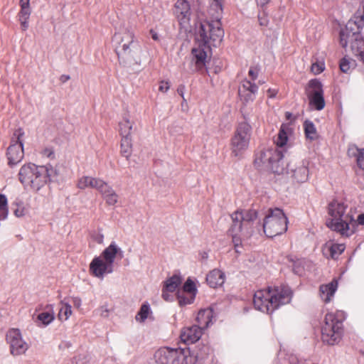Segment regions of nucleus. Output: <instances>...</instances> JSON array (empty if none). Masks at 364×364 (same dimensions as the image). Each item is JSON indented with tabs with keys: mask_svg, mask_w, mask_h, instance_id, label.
<instances>
[{
	"mask_svg": "<svg viewBox=\"0 0 364 364\" xmlns=\"http://www.w3.org/2000/svg\"><path fill=\"white\" fill-rule=\"evenodd\" d=\"M211 352L209 346L198 343L192 348H161L154 358L159 364H208Z\"/></svg>",
	"mask_w": 364,
	"mask_h": 364,
	"instance_id": "nucleus-1",
	"label": "nucleus"
},
{
	"mask_svg": "<svg viewBox=\"0 0 364 364\" xmlns=\"http://www.w3.org/2000/svg\"><path fill=\"white\" fill-rule=\"evenodd\" d=\"M363 27L364 0L360 2L358 10L339 33L341 46L346 48L350 42L352 52L355 55L358 56L364 63V39L361 36Z\"/></svg>",
	"mask_w": 364,
	"mask_h": 364,
	"instance_id": "nucleus-2",
	"label": "nucleus"
},
{
	"mask_svg": "<svg viewBox=\"0 0 364 364\" xmlns=\"http://www.w3.org/2000/svg\"><path fill=\"white\" fill-rule=\"evenodd\" d=\"M288 140L287 134L282 127L274 142L277 148L263 150L257 153L254 164L257 168L270 170L277 174H282L285 171L282 149Z\"/></svg>",
	"mask_w": 364,
	"mask_h": 364,
	"instance_id": "nucleus-3",
	"label": "nucleus"
},
{
	"mask_svg": "<svg viewBox=\"0 0 364 364\" xmlns=\"http://www.w3.org/2000/svg\"><path fill=\"white\" fill-rule=\"evenodd\" d=\"M328 213L330 218L326 224L328 228L345 237L354 233L356 222L348 205L342 201L333 200L328 204Z\"/></svg>",
	"mask_w": 364,
	"mask_h": 364,
	"instance_id": "nucleus-4",
	"label": "nucleus"
},
{
	"mask_svg": "<svg viewBox=\"0 0 364 364\" xmlns=\"http://www.w3.org/2000/svg\"><path fill=\"white\" fill-rule=\"evenodd\" d=\"M291 296L292 292L288 286L268 287L255 293L253 304L256 309L272 314L280 306L289 303Z\"/></svg>",
	"mask_w": 364,
	"mask_h": 364,
	"instance_id": "nucleus-5",
	"label": "nucleus"
},
{
	"mask_svg": "<svg viewBox=\"0 0 364 364\" xmlns=\"http://www.w3.org/2000/svg\"><path fill=\"white\" fill-rule=\"evenodd\" d=\"M257 218V213L255 210H237L231 215L232 223L228 232L237 253L241 252L239 249L242 241L250 238L254 233V222Z\"/></svg>",
	"mask_w": 364,
	"mask_h": 364,
	"instance_id": "nucleus-6",
	"label": "nucleus"
},
{
	"mask_svg": "<svg viewBox=\"0 0 364 364\" xmlns=\"http://www.w3.org/2000/svg\"><path fill=\"white\" fill-rule=\"evenodd\" d=\"M58 175L51 166H37L33 163L23 165L18 172V179L25 188L38 191Z\"/></svg>",
	"mask_w": 364,
	"mask_h": 364,
	"instance_id": "nucleus-7",
	"label": "nucleus"
},
{
	"mask_svg": "<svg viewBox=\"0 0 364 364\" xmlns=\"http://www.w3.org/2000/svg\"><path fill=\"white\" fill-rule=\"evenodd\" d=\"M113 41L119 44L116 48V53L119 64L124 66L139 64L141 48L139 42L135 40L132 32L126 30L123 33H116Z\"/></svg>",
	"mask_w": 364,
	"mask_h": 364,
	"instance_id": "nucleus-8",
	"label": "nucleus"
},
{
	"mask_svg": "<svg viewBox=\"0 0 364 364\" xmlns=\"http://www.w3.org/2000/svg\"><path fill=\"white\" fill-rule=\"evenodd\" d=\"M123 257V251L115 242L106 247L99 257H95L90 264V271L92 275L103 279L114 271V262L116 257Z\"/></svg>",
	"mask_w": 364,
	"mask_h": 364,
	"instance_id": "nucleus-9",
	"label": "nucleus"
},
{
	"mask_svg": "<svg viewBox=\"0 0 364 364\" xmlns=\"http://www.w3.org/2000/svg\"><path fill=\"white\" fill-rule=\"evenodd\" d=\"M342 313H328L326 315L324 324L321 328V338L328 345L337 344L343 335Z\"/></svg>",
	"mask_w": 364,
	"mask_h": 364,
	"instance_id": "nucleus-10",
	"label": "nucleus"
},
{
	"mask_svg": "<svg viewBox=\"0 0 364 364\" xmlns=\"http://www.w3.org/2000/svg\"><path fill=\"white\" fill-rule=\"evenodd\" d=\"M288 219L283 210L276 208L269 209L262 228L264 234L269 237L282 235L287 230Z\"/></svg>",
	"mask_w": 364,
	"mask_h": 364,
	"instance_id": "nucleus-11",
	"label": "nucleus"
},
{
	"mask_svg": "<svg viewBox=\"0 0 364 364\" xmlns=\"http://www.w3.org/2000/svg\"><path fill=\"white\" fill-rule=\"evenodd\" d=\"M251 132L252 127L247 122L238 124L231 139L230 149L232 155L240 156L248 148Z\"/></svg>",
	"mask_w": 364,
	"mask_h": 364,
	"instance_id": "nucleus-12",
	"label": "nucleus"
},
{
	"mask_svg": "<svg viewBox=\"0 0 364 364\" xmlns=\"http://www.w3.org/2000/svg\"><path fill=\"white\" fill-rule=\"evenodd\" d=\"M215 21L201 24L200 36L203 37L205 44L212 41L213 46H216L222 41L224 31L221 28L220 21L221 14L215 13Z\"/></svg>",
	"mask_w": 364,
	"mask_h": 364,
	"instance_id": "nucleus-13",
	"label": "nucleus"
},
{
	"mask_svg": "<svg viewBox=\"0 0 364 364\" xmlns=\"http://www.w3.org/2000/svg\"><path fill=\"white\" fill-rule=\"evenodd\" d=\"M24 132L21 129H18L14 133L16 137L14 140L12 139L10 146L7 149L6 156L8 159V164L10 167H13L18 164L23 158V145L21 140V137L23 135Z\"/></svg>",
	"mask_w": 364,
	"mask_h": 364,
	"instance_id": "nucleus-14",
	"label": "nucleus"
},
{
	"mask_svg": "<svg viewBox=\"0 0 364 364\" xmlns=\"http://www.w3.org/2000/svg\"><path fill=\"white\" fill-rule=\"evenodd\" d=\"M306 94L309 100V105L317 110H321L325 107L322 84L316 79L311 80L306 88Z\"/></svg>",
	"mask_w": 364,
	"mask_h": 364,
	"instance_id": "nucleus-15",
	"label": "nucleus"
},
{
	"mask_svg": "<svg viewBox=\"0 0 364 364\" xmlns=\"http://www.w3.org/2000/svg\"><path fill=\"white\" fill-rule=\"evenodd\" d=\"M6 340L14 355L23 354L28 348V344L23 340L21 331L18 328L10 329L6 333Z\"/></svg>",
	"mask_w": 364,
	"mask_h": 364,
	"instance_id": "nucleus-16",
	"label": "nucleus"
},
{
	"mask_svg": "<svg viewBox=\"0 0 364 364\" xmlns=\"http://www.w3.org/2000/svg\"><path fill=\"white\" fill-rule=\"evenodd\" d=\"M309 162L306 160H301L296 162H290L287 164V172L290 173L291 177L298 183H304L309 178Z\"/></svg>",
	"mask_w": 364,
	"mask_h": 364,
	"instance_id": "nucleus-17",
	"label": "nucleus"
},
{
	"mask_svg": "<svg viewBox=\"0 0 364 364\" xmlns=\"http://www.w3.org/2000/svg\"><path fill=\"white\" fill-rule=\"evenodd\" d=\"M208 47L204 43L202 46H199L198 48H193L191 51L192 60H191V68L192 72H201L205 69L206 72L208 73L206 68L207 63V52L205 49Z\"/></svg>",
	"mask_w": 364,
	"mask_h": 364,
	"instance_id": "nucleus-18",
	"label": "nucleus"
},
{
	"mask_svg": "<svg viewBox=\"0 0 364 364\" xmlns=\"http://www.w3.org/2000/svg\"><path fill=\"white\" fill-rule=\"evenodd\" d=\"M258 91V86L249 80H244L239 87L238 94L245 103L252 102Z\"/></svg>",
	"mask_w": 364,
	"mask_h": 364,
	"instance_id": "nucleus-19",
	"label": "nucleus"
},
{
	"mask_svg": "<svg viewBox=\"0 0 364 364\" xmlns=\"http://www.w3.org/2000/svg\"><path fill=\"white\" fill-rule=\"evenodd\" d=\"M203 330L196 325L184 328L181 333L180 338L182 342L186 344L194 343L201 337Z\"/></svg>",
	"mask_w": 364,
	"mask_h": 364,
	"instance_id": "nucleus-20",
	"label": "nucleus"
},
{
	"mask_svg": "<svg viewBox=\"0 0 364 364\" xmlns=\"http://www.w3.org/2000/svg\"><path fill=\"white\" fill-rule=\"evenodd\" d=\"M106 182L100 178L84 176L79 178L77 186L80 189L92 188L97 190L100 193L106 187Z\"/></svg>",
	"mask_w": 364,
	"mask_h": 364,
	"instance_id": "nucleus-21",
	"label": "nucleus"
},
{
	"mask_svg": "<svg viewBox=\"0 0 364 364\" xmlns=\"http://www.w3.org/2000/svg\"><path fill=\"white\" fill-rule=\"evenodd\" d=\"M175 14L181 24L188 23L191 14L188 1L178 0L175 4Z\"/></svg>",
	"mask_w": 364,
	"mask_h": 364,
	"instance_id": "nucleus-22",
	"label": "nucleus"
},
{
	"mask_svg": "<svg viewBox=\"0 0 364 364\" xmlns=\"http://www.w3.org/2000/svg\"><path fill=\"white\" fill-rule=\"evenodd\" d=\"M337 288L338 282L336 279H333L327 284L321 285L319 288V293L321 299L326 303L329 302L337 290Z\"/></svg>",
	"mask_w": 364,
	"mask_h": 364,
	"instance_id": "nucleus-23",
	"label": "nucleus"
},
{
	"mask_svg": "<svg viewBox=\"0 0 364 364\" xmlns=\"http://www.w3.org/2000/svg\"><path fill=\"white\" fill-rule=\"evenodd\" d=\"M213 312L211 309H201L198 311L196 322L202 330L207 328L213 323Z\"/></svg>",
	"mask_w": 364,
	"mask_h": 364,
	"instance_id": "nucleus-24",
	"label": "nucleus"
},
{
	"mask_svg": "<svg viewBox=\"0 0 364 364\" xmlns=\"http://www.w3.org/2000/svg\"><path fill=\"white\" fill-rule=\"evenodd\" d=\"M224 274L220 270L213 269L207 274L206 281L210 287L215 288L224 283Z\"/></svg>",
	"mask_w": 364,
	"mask_h": 364,
	"instance_id": "nucleus-25",
	"label": "nucleus"
},
{
	"mask_svg": "<svg viewBox=\"0 0 364 364\" xmlns=\"http://www.w3.org/2000/svg\"><path fill=\"white\" fill-rule=\"evenodd\" d=\"M182 281L183 278L179 273L174 274L164 281L163 289L168 292H173L181 285Z\"/></svg>",
	"mask_w": 364,
	"mask_h": 364,
	"instance_id": "nucleus-26",
	"label": "nucleus"
},
{
	"mask_svg": "<svg viewBox=\"0 0 364 364\" xmlns=\"http://www.w3.org/2000/svg\"><path fill=\"white\" fill-rule=\"evenodd\" d=\"M134 124V122L131 121L127 115L123 117L122 120L119 123L122 137H131Z\"/></svg>",
	"mask_w": 364,
	"mask_h": 364,
	"instance_id": "nucleus-27",
	"label": "nucleus"
},
{
	"mask_svg": "<svg viewBox=\"0 0 364 364\" xmlns=\"http://www.w3.org/2000/svg\"><path fill=\"white\" fill-rule=\"evenodd\" d=\"M100 193L109 205H114L118 201V195L108 183H106V187L103 188Z\"/></svg>",
	"mask_w": 364,
	"mask_h": 364,
	"instance_id": "nucleus-28",
	"label": "nucleus"
},
{
	"mask_svg": "<svg viewBox=\"0 0 364 364\" xmlns=\"http://www.w3.org/2000/svg\"><path fill=\"white\" fill-rule=\"evenodd\" d=\"M345 250L343 244H331L325 247V254L328 255L331 258L336 259Z\"/></svg>",
	"mask_w": 364,
	"mask_h": 364,
	"instance_id": "nucleus-29",
	"label": "nucleus"
},
{
	"mask_svg": "<svg viewBox=\"0 0 364 364\" xmlns=\"http://www.w3.org/2000/svg\"><path fill=\"white\" fill-rule=\"evenodd\" d=\"M53 311L40 313L35 321L38 326H46L54 320Z\"/></svg>",
	"mask_w": 364,
	"mask_h": 364,
	"instance_id": "nucleus-30",
	"label": "nucleus"
},
{
	"mask_svg": "<svg viewBox=\"0 0 364 364\" xmlns=\"http://www.w3.org/2000/svg\"><path fill=\"white\" fill-rule=\"evenodd\" d=\"M132 153V137H122L121 154L126 159H129Z\"/></svg>",
	"mask_w": 364,
	"mask_h": 364,
	"instance_id": "nucleus-31",
	"label": "nucleus"
},
{
	"mask_svg": "<svg viewBox=\"0 0 364 364\" xmlns=\"http://www.w3.org/2000/svg\"><path fill=\"white\" fill-rule=\"evenodd\" d=\"M72 314L71 305L65 301H61L60 303V309L58 318L61 321H66Z\"/></svg>",
	"mask_w": 364,
	"mask_h": 364,
	"instance_id": "nucleus-32",
	"label": "nucleus"
},
{
	"mask_svg": "<svg viewBox=\"0 0 364 364\" xmlns=\"http://www.w3.org/2000/svg\"><path fill=\"white\" fill-rule=\"evenodd\" d=\"M348 153L356 156L358 166L364 170V149H360L355 146H352L348 149Z\"/></svg>",
	"mask_w": 364,
	"mask_h": 364,
	"instance_id": "nucleus-33",
	"label": "nucleus"
},
{
	"mask_svg": "<svg viewBox=\"0 0 364 364\" xmlns=\"http://www.w3.org/2000/svg\"><path fill=\"white\" fill-rule=\"evenodd\" d=\"M304 132L306 138L314 140L317 137V132L314 123L311 121L306 120L304 124Z\"/></svg>",
	"mask_w": 364,
	"mask_h": 364,
	"instance_id": "nucleus-34",
	"label": "nucleus"
},
{
	"mask_svg": "<svg viewBox=\"0 0 364 364\" xmlns=\"http://www.w3.org/2000/svg\"><path fill=\"white\" fill-rule=\"evenodd\" d=\"M178 291H183L185 294H189L191 296H194V297H196L198 291L194 282L191 278H188L186 281L182 289H179Z\"/></svg>",
	"mask_w": 364,
	"mask_h": 364,
	"instance_id": "nucleus-35",
	"label": "nucleus"
},
{
	"mask_svg": "<svg viewBox=\"0 0 364 364\" xmlns=\"http://www.w3.org/2000/svg\"><path fill=\"white\" fill-rule=\"evenodd\" d=\"M150 311L149 304L148 303L143 304L136 315V320L139 322H144L148 318Z\"/></svg>",
	"mask_w": 364,
	"mask_h": 364,
	"instance_id": "nucleus-36",
	"label": "nucleus"
},
{
	"mask_svg": "<svg viewBox=\"0 0 364 364\" xmlns=\"http://www.w3.org/2000/svg\"><path fill=\"white\" fill-rule=\"evenodd\" d=\"M183 291H177L176 296L178 304L181 306L191 304L193 302L195 297L194 296L186 295Z\"/></svg>",
	"mask_w": 364,
	"mask_h": 364,
	"instance_id": "nucleus-37",
	"label": "nucleus"
},
{
	"mask_svg": "<svg viewBox=\"0 0 364 364\" xmlns=\"http://www.w3.org/2000/svg\"><path fill=\"white\" fill-rule=\"evenodd\" d=\"M354 66L355 61L346 57L343 58L339 64L341 70L345 73H348Z\"/></svg>",
	"mask_w": 364,
	"mask_h": 364,
	"instance_id": "nucleus-38",
	"label": "nucleus"
},
{
	"mask_svg": "<svg viewBox=\"0 0 364 364\" xmlns=\"http://www.w3.org/2000/svg\"><path fill=\"white\" fill-rule=\"evenodd\" d=\"M8 213L7 198L6 196L0 194V220H5Z\"/></svg>",
	"mask_w": 364,
	"mask_h": 364,
	"instance_id": "nucleus-39",
	"label": "nucleus"
},
{
	"mask_svg": "<svg viewBox=\"0 0 364 364\" xmlns=\"http://www.w3.org/2000/svg\"><path fill=\"white\" fill-rule=\"evenodd\" d=\"M19 4L21 6V10L18 13V17L29 18L30 15L31 14L30 4H27V2L25 3V1L23 2L19 1Z\"/></svg>",
	"mask_w": 364,
	"mask_h": 364,
	"instance_id": "nucleus-40",
	"label": "nucleus"
},
{
	"mask_svg": "<svg viewBox=\"0 0 364 364\" xmlns=\"http://www.w3.org/2000/svg\"><path fill=\"white\" fill-rule=\"evenodd\" d=\"M224 1L225 0H211L210 12L222 14Z\"/></svg>",
	"mask_w": 364,
	"mask_h": 364,
	"instance_id": "nucleus-41",
	"label": "nucleus"
},
{
	"mask_svg": "<svg viewBox=\"0 0 364 364\" xmlns=\"http://www.w3.org/2000/svg\"><path fill=\"white\" fill-rule=\"evenodd\" d=\"M13 205L16 206L14 209V213L17 218L22 217L25 215V208L21 201H16Z\"/></svg>",
	"mask_w": 364,
	"mask_h": 364,
	"instance_id": "nucleus-42",
	"label": "nucleus"
},
{
	"mask_svg": "<svg viewBox=\"0 0 364 364\" xmlns=\"http://www.w3.org/2000/svg\"><path fill=\"white\" fill-rule=\"evenodd\" d=\"M88 358L85 355H78L73 357L68 364H87Z\"/></svg>",
	"mask_w": 364,
	"mask_h": 364,
	"instance_id": "nucleus-43",
	"label": "nucleus"
},
{
	"mask_svg": "<svg viewBox=\"0 0 364 364\" xmlns=\"http://www.w3.org/2000/svg\"><path fill=\"white\" fill-rule=\"evenodd\" d=\"M293 272L297 275H301L304 272L303 261L297 260L294 262Z\"/></svg>",
	"mask_w": 364,
	"mask_h": 364,
	"instance_id": "nucleus-44",
	"label": "nucleus"
},
{
	"mask_svg": "<svg viewBox=\"0 0 364 364\" xmlns=\"http://www.w3.org/2000/svg\"><path fill=\"white\" fill-rule=\"evenodd\" d=\"M92 238L98 244H102L104 241V235L101 232H95L92 235Z\"/></svg>",
	"mask_w": 364,
	"mask_h": 364,
	"instance_id": "nucleus-45",
	"label": "nucleus"
},
{
	"mask_svg": "<svg viewBox=\"0 0 364 364\" xmlns=\"http://www.w3.org/2000/svg\"><path fill=\"white\" fill-rule=\"evenodd\" d=\"M248 75L251 80L255 81L259 75V69L255 67L250 68L248 72Z\"/></svg>",
	"mask_w": 364,
	"mask_h": 364,
	"instance_id": "nucleus-46",
	"label": "nucleus"
},
{
	"mask_svg": "<svg viewBox=\"0 0 364 364\" xmlns=\"http://www.w3.org/2000/svg\"><path fill=\"white\" fill-rule=\"evenodd\" d=\"M324 70L323 64L314 63L311 65V70L314 74H319Z\"/></svg>",
	"mask_w": 364,
	"mask_h": 364,
	"instance_id": "nucleus-47",
	"label": "nucleus"
},
{
	"mask_svg": "<svg viewBox=\"0 0 364 364\" xmlns=\"http://www.w3.org/2000/svg\"><path fill=\"white\" fill-rule=\"evenodd\" d=\"M169 84L168 82L161 81L159 87V91L166 92L169 90Z\"/></svg>",
	"mask_w": 364,
	"mask_h": 364,
	"instance_id": "nucleus-48",
	"label": "nucleus"
},
{
	"mask_svg": "<svg viewBox=\"0 0 364 364\" xmlns=\"http://www.w3.org/2000/svg\"><path fill=\"white\" fill-rule=\"evenodd\" d=\"M28 18H19V21L21 23V26L23 31H26L28 27Z\"/></svg>",
	"mask_w": 364,
	"mask_h": 364,
	"instance_id": "nucleus-49",
	"label": "nucleus"
},
{
	"mask_svg": "<svg viewBox=\"0 0 364 364\" xmlns=\"http://www.w3.org/2000/svg\"><path fill=\"white\" fill-rule=\"evenodd\" d=\"M186 87L183 85H180L177 88V92L180 96L182 97L184 102H186V99L184 97V92H185Z\"/></svg>",
	"mask_w": 364,
	"mask_h": 364,
	"instance_id": "nucleus-50",
	"label": "nucleus"
},
{
	"mask_svg": "<svg viewBox=\"0 0 364 364\" xmlns=\"http://www.w3.org/2000/svg\"><path fill=\"white\" fill-rule=\"evenodd\" d=\"M99 311H100V314L101 316H102V317L108 316L109 310H108L107 306H101L100 309H99Z\"/></svg>",
	"mask_w": 364,
	"mask_h": 364,
	"instance_id": "nucleus-51",
	"label": "nucleus"
},
{
	"mask_svg": "<svg viewBox=\"0 0 364 364\" xmlns=\"http://www.w3.org/2000/svg\"><path fill=\"white\" fill-rule=\"evenodd\" d=\"M72 302L75 307L77 309H79L81 306L82 301L79 297H73L72 298Z\"/></svg>",
	"mask_w": 364,
	"mask_h": 364,
	"instance_id": "nucleus-52",
	"label": "nucleus"
},
{
	"mask_svg": "<svg viewBox=\"0 0 364 364\" xmlns=\"http://www.w3.org/2000/svg\"><path fill=\"white\" fill-rule=\"evenodd\" d=\"M43 154L48 158L53 155V151L51 149L46 148L43 151Z\"/></svg>",
	"mask_w": 364,
	"mask_h": 364,
	"instance_id": "nucleus-53",
	"label": "nucleus"
},
{
	"mask_svg": "<svg viewBox=\"0 0 364 364\" xmlns=\"http://www.w3.org/2000/svg\"><path fill=\"white\" fill-rule=\"evenodd\" d=\"M267 94H268V97H270V98H273L276 96V95L277 94V90L276 89H272V88H269L267 90Z\"/></svg>",
	"mask_w": 364,
	"mask_h": 364,
	"instance_id": "nucleus-54",
	"label": "nucleus"
},
{
	"mask_svg": "<svg viewBox=\"0 0 364 364\" xmlns=\"http://www.w3.org/2000/svg\"><path fill=\"white\" fill-rule=\"evenodd\" d=\"M356 223H358L360 225H364V213H362L358 215Z\"/></svg>",
	"mask_w": 364,
	"mask_h": 364,
	"instance_id": "nucleus-55",
	"label": "nucleus"
},
{
	"mask_svg": "<svg viewBox=\"0 0 364 364\" xmlns=\"http://www.w3.org/2000/svg\"><path fill=\"white\" fill-rule=\"evenodd\" d=\"M70 75H62L60 77V80L61 82L63 83H65L68 80H70Z\"/></svg>",
	"mask_w": 364,
	"mask_h": 364,
	"instance_id": "nucleus-56",
	"label": "nucleus"
},
{
	"mask_svg": "<svg viewBox=\"0 0 364 364\" xmlns=\"http://www.w3.org/2000/svg\"><path fill=\"white\" fill-rule=\"evenodd\" d=\"M168 291H166V290H164V289H162V297L165 299V300H168Z\"/></svg>",
	"mask_w": 364,
	"mask_h": 364,
	"instance_id": "nucleus-57",
	"label": "nucleus"
},
{
	"mask_svg": "<svg viewBox=\"0 0 364 364\" xmlns=\"http://www.w3.org/2000/svg\"><path fill=\"white\" fill-rule=\"evenodd\" d=\"M257 1L261 6H264L267 4L269 1V0H257Z\"/></svg>",
	"mask_w": 364,
	"mask_h": 364,
	"instance_id": "nucleus-58",
	"label": "nucleus"
},
{
	"mask_svg": "<svg viewBox=\"0 0 364 364\" xmlns=\"http://www.w3.org/2000/svg\"><path fill=\"white\" fill-rule=\"evenodd\" d=\"M151 37L154 40L157 41L159 39L158 35L156 32L151 31Z\"/></svg>",
	"mask_w": 364,
	"mask_h": 364,
	"instance_id": "nucleus-59",
	"label": "nucleus"
},
{
	"mask_svg": "<svg viewBox=\"0 0 364 364\" xmlns=\"http://www.w3.org/2000/svg\"><path fill=\"white\" fill-rule=\"evenodd\" d=\"M285 114H286V117H287V119H291V117H292V114L291 113L287 112H286Z\"/></svg>",
	"mask_w": 364,
	"mask_h": 364,
	"instance_id": "nucleus-60",
	"label": "nucleus"
},
{
	"mask_svg": "<svg viewBox=\"0 0 364 364\" xmlns=\"http://www.w3.org/2000/svg\"><path fill=\"white\" fill-rule=\"evenodd\" d=\"M220 70H221V68H220V67H219V66H217V67L215 68V71H214V72H215V73H217L220 72Z\"/></svg>",
	"mask_w": 364,
	"mask_h": 364,
	"instance_id": "nucleus-61",
	"label": "nucleus"
},
{
	"mask_svg": "<svg viewBox=\"0 0 364 364\" xmlns=\"http://www.w3.org/2000/svg\"><path fill=\"white\" fill-rule=\"evenodd\" d=\"M20 1L23 2L24 0H20ZM26 2H27V4H30V0H25V3H26Z\"/></svg>",
	"mask_w": 364,
	"mask_h": 364,
	"instance_id": "nucleus-62",
	"label": "nucleus"
},
{
	"mask_svg": "<svg viewBox=\"0 0 364 364\" xmlns=\"http://www.w3.org/2000/svg\"><path fill=\"white\" fill-rule=\"evenodd\" d=\"M264 82V81H262V80H259V82H258V83H259V84H260V85L263 84Z\"/></svg>",
	"mask_w": 364,
	"mask_h": 364,
	"instance_id": "nucleus-63",
	"label": "nucleus"
},
{
	"mask_svg": "<svg viewBox=\"0 0 364 364\" xmlns=\"http://www.w3.org/2000/svg\"><path fill=\"white\" fill-rule=\"evenodd\" d=\"M65 345L66 346H68V343H65Z\"/></svg>",
	"mask_w": 364,
	"mask_h": 364,
	"instance_id": "nucleus-64",
	"label": "nucleus"
}]
</instances>
